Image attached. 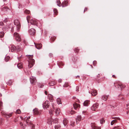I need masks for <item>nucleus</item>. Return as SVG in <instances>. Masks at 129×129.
<instances>
[{"label":"nucleus","instance_id":"1","mask_svg":"<svg viewBox=\"0 0 129 129\" xmlns=\"http://www.w3.org/2000/svg\"><path fill=\"white\" fill-rule=\"evenodd\" d=\"M26 56L29 59V60L28 61L29 64L28 67L29 68H31L33 66L35 62V60L32 58L33 55H27Z\"/></svg>","mask_w":129,"mask_h":129},{"label":"nucleus","instance_id":"2","mask_svg":"<svg viewBox=\"0 0 129 129\" xmlns=\"http://www.w3.org/2000/svg\"><path fill=\"white\" fill-rule=\"evenodd\" d=\"M51 105L53 111L55 112L56 115H58L60 112L59 109L57 107L56 105L54 103H52Z\"/></svg>","mask_w":129,"mask_h":129},{"label":"nucleus","instance_id":"3","mask_svg":"<svg viewBox=\"0 0 129 129\" xmlns=\"http://www.w3.org/2000/svg\"><path fill=\"white\" fill-rule=\"evenodd\" d=\"M11 50L12 52H13L14 51L17 50V51H19L22 50V48L21 46H17L15 47L13 45H12L11 47Z\"/></svg>","mask_w":129,"mask_h":129},{"label":"nucleus","instance_id":"4","mask_svg":"<svg viewBox=\"0 0 129 129\" xmlns=\"http://www.w3.org/2000/svg\"><path fill=\"white\" fill-rule=\"evenodd\" d=\"M14 23L15 26H16L17 30H18V29H20L21 25L18 20L17 19L15 20L14 21Z\"/></svg>","mask_w":129,"mask_h":129},{"label":"nucleus","instance_id":"5","mask_svg":"<svg viewBox=\"0 0 129 129\" xmlns=\"http://www.w3.org/2000/svg\"><path fill=\"white\" fill-rule=\"evenodd\" d=\"M13 36L15 38V40L18 42H20L21 40V38L19 34L16 32H15L13 34Z\"/></svg>","mask_w":129,"mask_h":129},{"label":"nucleus","instance_id":"6","mask_svg":"<svg viewBox=\"0 0 129 129\" xmlns=\"http://www.w3.org/2000/svg\"><path fill=\"white\" fill-rule=\"evenodd\" d=\"M43 106L44 109L48 108L49 106V102L48 101L45 102L43 104Z\"/></svg>","mask_w":129,"mask_h":129},{"label":"nucleus","instance_id":"7","mask_svg":"<svg viewBox=\"0 0 129 129\" xmlns=\"http://www.w3.org/2000/svg\"><path fill=\"white\" fill-rule=\"evenodd\" d=\"M30 80L31 83L33 85L35 84V83L37 81V80L35 77L33 76H31L30 78Z\"/></svg>","mask_w":129,"mask_h":129},{"label":"nucleus","instance_id":"8","mask_svg":"<svg viewBox=\"0 0 129 129\" xmlns=\"http://www.w3.org/2000/svg\"><path fill=\"white\" fill-rule=\"evenodd\" d=\"M2 115L4 117H6L7 118H9L12 115V113H10L9 114H7L5 113H4L3 112H2Z\"/></svg>","mask_w":129,"mask_h":129},{"label":"nucleus","instance_id":"9","mask_svg":"<svg viewBox=\"0 0 129 129\" xmlns=\"http://www.w3.org/2000/svg\"><path fill=\"white\" fill-rule=\"evenodd\" d=\"M99 104L97 103L94 104L91 107V109L92 110H95L98 107Z\"/></svg>","mask_w":129,"mask_h":129},{"label":"nucleus","instance_id":"10","mask_svg":"<svg viewBox=\"0 0 129 129\" xmlns=\"http://www.w3.org/2000/svg\"><path fill=\"white\" fill-rule=\"evenodd\" d=\"M73 106L74 109L75 110H78L80 108V105L76 103L73 104Z\"/></svg>","mask_w":129,"mask_h":129},{"label":"nucleus","instance_id":"11","mask_svg":"<svg viewBox=\"0 0 129 129\" xmlns=\"http://www.w3.org/2000/svg\"><path fill=\"white\" fill-rule=\"evenodd\" d=\"M31 24L37 26V21L34 19H31L30 21Z\"/></svg>","mask_w":129,"mask_h":129},{"label":"nucleus","instance_id":"12","mask_svg":"<svg viewBox=\"0 0 129 129\" xmlns=\"http://www.w3.org/2000/svg\"><path fill=\"white\" fill-rule=\"evenodd\" d=\"M35 30L33 28L31 29L29 31V33L32 35H34L35 33Z\"/></svg>","mask_w":129,"mask_h":129},{"label":"nucleus","instance_id":"13","mask_svg":"<svg viewBox=\"0 0 129 129\" xmlns=\"http://www.w3.org/2000/svg\"><path fill=\"white\" fill-rule=\"evenodd\" d=\"M91 126L92 128L93 129H101V128L100 127L97 126L94 123L92 124Z\"/></svg>","mask_w":129,"mask_h":129},{"label":"nucleus","instance_id":"14","mask_svg":"<svg viewBox=\"0 0 129 129\" xmlns=\"http://www.w3.org/2000/svg\"><path fill=\"white\" fill-rule=\"evenodd\" d=\"M82 119V117L80 115H78L77 117L76 118V123H78L79 121H80Z\"/></svg>","mask_w":129,"mask_h":129},{"label":"nucleus","instance_id":"15","mask_svg":"<svg viewBox=\"0 0 129 129\" xmlns=\"http://www.w3.org/2000/svg\"><path fill=\"white\" fill-rule=\"evenodd\" d=\"M89 93H90V92L89 91ZM91 94L92 96H95L97 94L96 90L94 89H93L92 90V92H91Z\"/></svg>","mask_w":129,"mask_h":129},{"label":"nucleus","instance_id":"16","mask_svg":"<svg viewBox=\"0 0 129 129\" xmlns=\"http://www.w3.org/2000/svg\"><path fill=\"white\" fill-rule=\"evenodd\" d=\"M33 112L34 114L35 115L38 114L39 113V112L38 110L36 108L34 109L33 110Z\"/></svg>","mask_w":129,"mask_h":129},{"label":"nucleus","instance_id":"17","mask_svg":"<svg viewBox=\"0 0 129 129\" xmlns=\"http://www.w3.org/2000/svg\"><path fill=\"white\" fill-rule=\"evenodd\" d=\"M115 87H117L119 89V87L120 88V89H122V88H123L124 87V86H123L122 84H118L116 85H115Z\"/></svg>","mask_w":129,"mask_h":129},{"label":"nucleus","instance_id":"18","mask_svg":"<svg viewBox=\"0 0 129 129\" xmlns=\"http://www.w3.org/2000/svg\"><path fill=\"white\" fill-rule=\"evenodd\" d=\"M36 47L38 49H40L42 47V45L40 43L37 44H35Z\"/></svg>","mask_w":129,"mask_h":129},{"label":"nucleus","instance_id":"19","mask_svg":"<svg viewBox=\"0 0 129 129\" xmlns=\"http://www.w3.org/2000/svg\"><path fill=\"white\" fill-rule=\"evenodd\" d=\"M19 30L20 29H18V30H17L16 26H14L11 28V31L12 32H13L14 31H19Z\"/></svg>","mask_w":129,"mask_h":129},{"label":"nucleus","instance_id":"20","mask_svg":"<svg viewBox=\"0 0 129 129\" xmlns=\"http://www.w3.org/2000/svg\"><path fill=\"white\" fill-rule=\"evenodd\" d=\"M63 123L64 125L65 126L68 123V121L67 119L64 118L63 120Z\"/></svg>","mask_w":129,"mask_h":129},{"label":"nucleus","instance_id":"21","mask_svg":"<svg viewBox=\"0 0 129 129\" xmlns=\"http://www.w3.org/2000/svg\"><path fill=\"white\" fill-rule=\"evenodd\" d=\"M109 95H103L102 96V99L103 100L106 101L108 99Z\"/></svg>","mask_w":129,"mask_h":129},{"label":"nucleus","instance_id":"22","mask_svg":"<svg viewBox=\"0 0 129 129\" xmlns=\"http://www.w3.org/2000/svg\"><path fill=\"white\" fill-rule=\"evenodd\" d=\"M89 101L87 100L85 101L83 103V105L85 106H88L89 104Z\"/></svg>","mask_w":129,"mask_h":129},{"label":"nucleus","instance_id":"23","mask_svg":"<svg viewBox=\"0 0 129 129\" xmlns=\"http://www.w3.org/2000/svg\"><path fill=\"white\" fill-rule=\"evenodd\" d=\"M56 82L54 81H53L50 82L49 83V85L50 86H53L56 84Z\"/></svg>","mask_w":129,"mask_h":129},{"label":"nucleus","instance_id":"24","mask_svg":"<svg viewBox=\"0 0 129 129\" xmlns=\"http://www.w3.org/2000/svg\"><path fill=\"white\" fill-rule=\"evenodd\" d=\"M48 98L51 102L53 100V96L51 94H49L48 95Z\"/></svg>","mask_w":129,"mask_h":129},{"label":"nucleus","instance_id":"25","mask_svg":"<svg viewBox=\"0 0 129 129\" xmlns=\"http://www.w3.org/2000/svg\"><path fill=\"white\" fill-rule=\"evenodd\" d=\"M30 118V117H28L26 118H25V120H26V122L28 124H29V123H30V125H31V124H32L31 123H30V121L29 120V119Z\"/></svg>","mask_w":129,"mask_h":129},{"label":"nucleus","instance_id":"26","mask_svg":"<svg viewBox=\"0 0 129 129\" xmlns=\"http://www.w3.org/2000/svg\"><path fill=\"white\" fill-rule=\"evenodd\" d=\"M68 2H63L61 4V6L62 7H65L67 5V3Z\"/></svg>","mask_w":129,"mask_h":129},{"label":"nucleus","instance_id":"27","mask_svg":"<svg viewBox=\"0 0 129 129\" xmlns=\"http://www.w3.org/2000/svg\"><path fill=\"white\" fill-rule=\"evenodd\" d=\"M57 102L58 105L60 104H61V99L59 98H58L57 99Z\"/></svg>","mask_w":129,"mask_h":129},{"label":"nucleus","instance_id":"28","mask_svg":"<svg viewBox=\"0 0 129 129\" xmlns=\"http://www.w3.org/2000/svg\"><path fill=\"white\" fill-rule=\"evenodd\" d=\"M22 64L21 63H18L17 65V66L18 68L20 69L22 67Z\"/></svg>","mask_w":129,"mask_h":129},{"label":"nucleus","instance_id":"29","mask_svg":"<svg viewBox=\"0 0 129 129\" xmlns=\"http://www.w3.org/2000/svg\"><path fill=\"white\" fill-rule=\"evenodd\" d=\"M10 59V57L8 56H6L5 58V60L6 62H7L9 61Z\"/></svg>","mask_w":129,"mask_h":129},{"label":"nucleus","instance_id":"30","mask_svg":"<svg viewBox=\"0 0 129 129\" xmlns=\"http://www.w3.org/2000/svg\"><path fill=\"white\" fill-rule=\"evenodd\" d=\"M53 11L54 15H57L58 13L57 10L56 9H54L53 10Z\"/></svg>","mask_w":129,"mask_h":129},{"label":"nucleus","instance_id":"31","mask_svg":"<svg viewBox=\"0 0 129 129\" xmlns=\"http://www.w3.org/2000/svg\"><path fill=\"white\" fill-rule=\"evenodd\" d=\"M4 33L3 31H1L0 32V38H2L4 35Z\"/></svg>","mask_w":129,"mask_h":129},{"label":"nucleus","instance_id":"32","mask_svg":"<svg viewBox=\"0 0 129 129\" xmlns=\"http://www.w3.org/2000/svg\"><path fill=\"white\" fill-rule=\"evenodd\" d=\"M117 121H116V120H113L111 122V125H113L115 123L117 122Z\"/></svg>","mask_w":129,"mask_h":129},{"label":"nucleus","instance_id":"33","mask_svg":"<svg viewBox=\"0 0 129 129\" xmlns=\"http://www.w3.org/2000/svg\"><path fill=\"white\" fill-rule=\"evenodd\" d=\"M60 127V126L59 125H56L55 126V129H58Z\"/></svg>","mask_w":129,"mask_h":129},{"label":"nucleus","instance_id":"34","mask_svg":"<svg viewBox=\"0 0 129 129\" xmlns=\"http://www.w3.org/2000/svg\"><path fill=\"white\" fill-rule=\"evenodd\" d=\"M12 82V81L11 80H10L7 83V84L9 85H11V84Z\"/></svg>","mask_w":129,"mask_h":129},{"label":"nucleus","instance_id":"35","mask_svg":"<svg viewBox=\"0 0 129 129\" xmlns=\"http://www.w3.org/2000/svg\"><path fill=\"white\" fill-rule=\"evenodd\" d=\"M112 118L114 119V120H116L117 121V120H120V118L119 117H112Z\"/></svg>","mask_w":129,"mask_h":129},{"label":"nucleus","instance_id":"36","mask_svg":"<svg viewBox=\"0 0 129 129\" xmlns=\"http://www.w3.org/2000/svg\"><path fill=\"white\" fill-rule=\"evenodd\" d=\"M24 12L25 13L29 14L30 13V12L29 11L26 10L24 11Z\"/></svg>","mask_w":129,"mask_h":129},{"label":"nucleus","instance_id":"37","mask_svg":"<svg viewBox=\"0 0 129 129\" xmlns=\"http://www.w3.org/2000/svg\"><path fill=\"white\" fill-rule=\"evenodd\" d=\"M16 114H19L21 113L20 110L19 109L17 110L16 112Z\"/></svg>","mask_w":129,"mask_h":129},{"label":"nucleus","instance_id":"38","mask_svg":"<svg viewBox=\"0 0 129 129\" xmlns=\"http://www.w3.org/2000/svg\"><path fill=\"white\" fill-rule=\"evenodd\" d=\"M49 113L50 115V116H51L53 114V112L52 110H50L49 111Z\"/></svg>","mask_w":129,"mask_h":129},{"label":"nucleus","instance_id":"39","mask_svg":"<svg viewBox=\"0 0 129 129\" xmlns=\"http://www.w3.org/2000/svg\"><path fill=\"white\" fill-rule=\"evenodd\" d=\"M105 121L103 119H102L100 120V123L101 124H102Z\"/></svg>","mask_w":129,"mask_h":129},{"label":"nucleus","instance_id":"40","mask_svg":"<svg viewBox=\"0 0 129 129\" xmlns=\"http://www.w3.org/2000/svg\"><path fill=\"white\" fill-rule=\"evenodd\" d=\"M69 86L68 83H65V84L63 85L64 87H67Z\"/></svg>","mask_w":129,"mask_h":129},{"label":"nucleus","instance_id":"41","mask_svg":"<svg viewBox=\"0 0 129 129\" xmlns=\"http://www.w3.org/2000/svg\"><path fill=\"white\" fill-rule=\"evenodd\" d=\"M75 122L74 121H72L71 122V123L70 124V125L71 126H73L75 125Z\"/></svg>","mask_w":129,"mask_h":129},{"label":"nucleus","instance_id":"42","mask_svg":"<svg viewBox=\"0 0 129 129\" xmlns=\"http://www.w3.org/2000/svg\"><path fill=\"white\" fill-rule=\"evenodd\" d=\"M20 126H21V127L22 128H23V129H24L25 127L24 126L23 127V124L22 123V122H20Z\"/></svg>","mask_w":129,"mask_h":129},{"label":"nucleus","instance_id":"43","mask_svg":"<svg viewBox=\"0 0 129 129\" xmlns=\"http://www.w3.org/2000/svg\"><path fill=\"white\" fill-rule=\"evenodd\" d=\"M70 114H71V115L73 114H75V112L74 111H71L70 112Z\"/></svg>","mask_w":129,"mask_h":129},{"label":"nucleus","instance_id":"44","mask_svg":"<svg viewBox=\"0 0 129 129\" xmlns=\"http://www.w3.org/2000/svg\"><path fill=\"white\" fill-rule=\"evenodd\" d=\"M3 119L2 118H0V125L2 124Z\"/></svg>","mask_w":129,"mask_h":129},{"label":"nucleus","instance_id":"45","mask_svg":"<svg viewBox=\"0 0 129 129\" xmlns=\"http://www.w3.org/2000/svg\"><path fill=\"white\" fill-rule=\"evenodd\" d=\"M113 129H121V127L120 126L115 127Z\"/></svg>","mask_w":129,"mask_h":129},{"label":"nucleus","instance_id":"46","mask_svg":"<svg viewBox=\"0 0 129 129\" xmlns=\"http://www.w3.org/2000/svg\"><path fill=\"white\" fill-rule=\"evenodd\" d=\"M57 5H58V6H59L60 7V6L59 5L60 3V2L59 0H57Z\"/></svg>","mask_w":129,"mask_h":129},{"label":"nucleus","instance_id":"47","mask_svg":"<svg viewBox=\"0 0 129 129\" xmlns=\"http://www.w3.org/2000/svg\"><path fill=\"white\" fill-rule=\"evenodd\" d=\"M58 65H61L62 66L63 65V62H59V63H58Z\"/></svg>","mask_w":129,"mask_h":129},{"label":"nucleus","instance_id":"48","mask_svg":"<svg viewBox=\"0 0 129 129\" xmlns=\"http://www.w3.org/2000/svg\"><path fill=\"white\" fill-rule=\"evenodd\" d=\"M30 126H31V129H35V125L34 124H31V125H30Z\"/></svg>","mask_w":129,"mask_h":129},{"label":"nucleus","instance_id":"49","mask_svg":"<svg viewBox=\"0 0 129 129\" xmlns=\"http://www.w3.org/2000/svg\"><path fill=\"white\" fill-rule=\"evenodd\" d=\"M97 63V62L95 61H94L93 62V64L94 66H95L96 65Z\"/></svg>","mask_w":129,"mask_h":129},{"label":"nucleus","instance_id":"50","mask_svg":"<svg viewBox=\"0 0 129 129\" xmlns=\"http://www.w3.org/2000/svg\"><path fill=\"white\" fill-rule=\"evenodd\" d=\"M29 18H30V17H29V16H28L26 17L27 20V21L28 22L29 19Z\"/></svg>","mask_w":129,"mask_h":129},{"label":"nucleus","instance_id":"51","mask_svg":"<svg viewBox=\"0 0 129 129\" xmlns=\"http://www.w3.org/2000/svg\"><path fill=\"white\" fill-rule=\"evenodd\" d=\"M4 25V23L3 22H0V25L2 26Z\"/></svg>","mask_w":129,"mask_h":129},{"label":"nucleus","instance_id":"52","mask_svg":"<svg viewBox=\"0 0 129 129\" xmlns=\"http://www.w3.org/2000/svg\"><path fill=\"white\" fill-rule=\"evenodd\" d=\"M62 81V79H59V80H58V82H61Z\"/></svg>","mask_w":129,"mask_h":129},{"label":"nucleus","instance_id":"53","mask_svg":"<svg viewBox=\"0 0 129 129\" xmlns=\"http://www.w3.org/2000/svg\"><path fill=\"white\" fill-rule=\"evenodd\" d=\"M2 103L1 102H0V107L2 106Z\"/></svg>","mask_w":129,"mask_h":129},{"label":"nucleus","instance_id":"54","mask_svg":"<svg viewBox=\"0 0 129 129\" xmlns=\"http://www.w3.org/2000/svg\"><path fill=\"white\" fill-rule=\"evenodd\" d=\"M55 39V38H52L51 39V40H52L53 41H54Z\"/></svg>","mask_w":129,"mask_h":129},{"label":"nucleus","instance_id":"55","mask_svg":"<svg viewBox=\"0 0 129 129\" xmlns=\"http://www.w3.org/2000/svg\"><path fill=\"white\" fill-rule=\"evenodd\" d=\"M79 89V87L78 86H77L76 87V91H78V89Z\"/></svg>","mask_w":129,"mask_h":129},{"label":"nucleus","instance_id":"56","mask_svg":"<svg viewBox=\"0 0 129 129\" xmlns=\"http://www.w3.org/2000/svg\"><path fill=\"white\" fill-rule=\"evenodd\" d=\"M79 51V50H78V49H76V50H75V51L76 52V53L77 52H78V51Z\"/></svg>","mask_w":129,"mask_h":129},{"label":"nucleus","instance_id":"57","mask_svg":"<svg viewBox=\"0 0 129 129\" xmlns=\"http://www.w3.org/2000/svg\"><path fill=\"white\" fill-rule=\"evenodd\" d=\"M87 9V8H85L84 10V12L86 11Z\"/></svg>","mask_w":129,"mask_h":129},{"label":"nucleus","instance_id":"58","mask_svg":"<svg viewBox=\"0 0 129 129\" xmlns=\"http://www.w3.org/2000/svg\"><path fill=\"white\" fill-rule=\"evenodd\" d=\"M85 113H86V111H83L82 112L83 114H85Z\"/></svg>","mask_w":129,"mask_h":129},{"label":"nucleus","instance_id":"59","mask_svg":"<svg viewBox=\"0 0 129 129\" xmlns=\"http://www.w3.org/2000/svg\"><path fill=\"white\" fill-rule=\"evenodd\" d=\"M123 99V97L122 96L121 98H119V99L120 100L121 99Z\"/></svg>","mask_w":129,"mask_h":129},{"label":"nucleus","instance_id":"60","mask_svg":"<svg viewBox=\"0 0 129 129\" xmlns=\"http://www.w3.org/2000/svg\"><path fill=\"white\" fill-rule=\"evenodd\" d=\"M44 86V85H42L40 87L41 88H42V87H43V86Z\"/></svg>","mask_w":129,"mask_h":129},{"label":"nucleus","instance_id":"61","mask_svg":"<svg viewBox=\"0 0 129 129\" xmlns=\"http://www.w3.org/2000/svg\"><path fill=\"white\" fill-rule=\"evenodd\" d=\"M47 91H45V94H47Z\"/></svg>","mask_w":129,"mask_h":129},{"label":"nucleus","instance_id":"62","mask_svg":"<svg viewBox=\"0 0 129 129\" xmlns=\"http://www.w3.org/2000/svg\"><path fill=\"white\" fill-rule=\"evenodd\" d=\"M126 106L127 107L128 106H129V104H126Z\"/></svg>","mask_w":129,"mask_h":129},{"label":"nucleus","instance_id":"63","mask_svg":"<svg viewBox=\"0 0 129 129\" xmlns=\"http://www.w3.org/2000/svg\"><path fill=\"white\" fill-rule=\"evenodd\" d=\"M79 77H80V76H76V78H79Z\"/></svg>","mask_w":129,"mask_h":129},{"label":"nucleus","instance_id":"64","mask_svg":"<svg viewBox=\"0 0 129 129\" xmlns=\"http://www.w3.org/2000/svg\"><path fill=\"white\" fill-rule=\"evenodd\" d=\"M129 112V110L127 112V114H128Z\"/></svg>","mask_w":129,"mask_h":129}]
</instances>
